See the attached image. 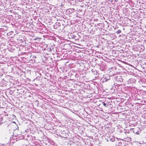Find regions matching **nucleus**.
Returning a JSON list of instances; mask_svg holds the SVG:
<instances>
[{"label":"nucleus","instance_id":"1","mask_svg":"<svg viewBox=\"0 0 146 146\" xmlns=\"http://www.w3.org/2000/svg\"><path fill=\"white\" fill-rule=\"evenodd\" d=\"M133 131L134 133L139 135L140 132V130L139 129L138 127H137V128L133 129Z\"/></svg>","mask_w":146,"mask_h":146},{"label":"nucleus","instance_id":"2","mask_svg":"<svg viewBox=\"0 0 146 146\" xmlns=\"http://www.w3.org/2000/svg\"><path fill=\"white\" fill-rule=\"evenodd\" d=\"M60 23L57 22H56L55 25L53 26V27L55 29H57L60 26Z\"/></svg>","mask_w":146,"mask_h":146},{"label":"nucleus","instance_id":"3","mask_svg":"<svg viewBox=\"0 0 146 146\" xmlns=\"http://www.w3.org/2000/svg\"><path fill=\"white\" fill-rule=\"evenodd\" d=\"M99 69L102 71H104L106 69V66L103 64H101L99 66Z\"/></svg>","mask_w":146,"mask_h":146},{"label":"nucleus","instance_id":"4","mask_svg":"<svg viewBox=\"0 0 146 146\" xmlns=\"http://www.w3.org/2000/svg\"><path fill=\"white\" fill-rule=\"evenodd\" d=\"M135 82L136 80L135 79L131 78V79H129L127 81V83L128 84H130L134 83Z\"/></svg>","mask_w":146,"mask_h":146},{"label":"nucleus","instance_id":"5","mask_svg":"<svg viewBox=\"0 0 146 146\" xmlns=\"http://www.w3.org/2000/svg\"><path fill=\"white\" fill-rule=\"evenodd\" d=\"M116 80L117 81H119L120 82H123V80L121 78V77L120 76H117L116 77Z\"/></svg>","mask_w":146,"mask_h":146},{"label":"nucleus","instance_id":"6","mask_svg":"<svg viewBox=\"0 0 146 146\" xmlns=\"http://www.w3.org/2000/svg\"><path fill=\"white\" fill-rule=\"evenodd\" d=\"M111 76H108H108L105 78L103 80V81L104 82H107L108 80H110L111 78L110 77H111Z\"/></svg>","mask_w":146,"mask_h":146},{"label":"nucleus","instance_id":"7","mask_svg":"<svg viewBox=\"0 0 146 146\" xmlns=\"http://www.w3.org/2000/svg\"><path fill=\"white\" fill-rule=\"evenodd\" d=\"M86 73H81L80 74L79 76L81 78H84L86 77Z\"/></svg>","mask_w":146,"mask_h":146},{"label":"nucleus","instance_id":"8","mask_svg":"<svg viewBox=\"0 0 146 146\" xmlns=\"http://www.w3.org/2000/svg\"><path fill=\"white\" fill-rule=\"evenodd\" d=\"M68 76H70V77L73 80L74 78H72V77L74 76V72L73 73L70 72L68 73Z\"/></svg>","mask_w":146,"mask_h":146},{"label":"nucleus","instance_id":"9","mask_svg":"<svg viewBox=\"0 0 146 146\" xmlns=\"http://www.w3.org/2000/svg\"><path fill=\"white\" fill-rule=\"evenodd\" d=\"M74 76L72 77V78H74L73 80L76 79V78L78 77L79 76V75L77 74L74 72Z\"/></svg>","mask_w":146,"mask_h":146},{"label":"nucleus","instance_id":"10","mask_svg":"<svg viewBox=\"0 0 146 146\" xmlns=\"http://www.w3.org/2000/svg\"><path fill=\"white\" fill-rule=\"evenodd\" d=\"M8 29V27L5 26H3V28H1L0 29V31H4V30L6 31Z\"/></svg>","mask_w":146,"mask_h":146},{"label":"nucleus","instance_id":"11","mask_svg":"<svg viewBox=\"0 0 146 146\" xmlns=\"http://www.w3.org/2000/svg\"><path fill=\"white\" fill-rule=\"evenodd\" d=\"M106 103L105 102H104L102 103V104L104 106H105L106 107H108V103H107V102H106Z\"/></svg>","mask_w":146,"mask_h":146},{"label":"nucleus","instance_id":"12","mask_svg":"<svg viewBox=\"0 0 146 146\" xmlns=\"http://www.w3.org/2000/svg\"><path fill=\"white\" fill-rule=\"evenodd\" d=\"M115 137L113 136H111L110 141L113 142L115 141Z\"/></svg>","mask_w":146,"mask_h":146},{"label":"nucleus","instance_id":"13","mask_svg":"<svg viewBox=\"0 0 146 146\" xmlns=\"http://www.w3.org/2000/svg\"><path fill=\"white\" fill-rule=\"evenodd\" d=\"M117 145L118 146H123V145L122 143L119 142L118 143H117Z\"/></svg>","mask_w":146,"mask_h":146},{"label":"nucleus","instance_id":"14","mask_svg":"<svg viewBox=\"0 0 146 146\" xmlns=\"http://www.w3.org/2000/svg\"><path fill=\"white\" fill-rule=\"evenodd\" d=\"M105 139L107 141H108L109 140L110 141L111 136L109 137L107 139L106 138Z\"/></svg>","mask_w":146,"mask_h":146},{"label":"nucleus","instance_id":"15","mask_svg":"<svg viewBox=\"0 0 146 146\" xmlns=\"http://www.w3.org/2000/svg\"><path fill=\"white\" fill-rule=\"evenodd\" d=\"M121 31L120 30H118L116 32V33H117V34H119V33H121Z\"/></svg>","mask_w":146,"mask_h":146},{"label":"nucleus","instance_id":"16","mask_svg":"<svg viewBox=\"0 0 146 146\" xmlns=\"http://www.w3.org/2000/svg\"><path fill=\"white\" fill-rule=\"evenodd\" d=\"M140 47H141V48L142 49H143V50H145V48L144 46L142 45Z\"/></svg>","mask_w":146,"mask_h":146},{"label":"nucleus","instance_id":"17","mask_svg":"<svg viewBox=\"0 0 146 146\" xmlns=\"http://www.w3.org/2000/svg\"><path fill=\"white\" fill-rule=\"evenodd\" d=\"M72 9H69L68 10V11L70 12V13H71L72 12Z\"/></svg>","mask_w":146,"mask_h":146},{"label":"nucleus","instance_id":"18","mask_svg":"<svg viewBox=\"0 0 146 146\" xmlns=\"http://www.w3.org/2000/svg\"><path fill=\"white\" fill-rule=\"evenodd\" d=\"M63 22L65 23V21H62V25L63 26H64V27H65L66 26H67V25L64 24L63 23Z\"/></svg>","mask_w":146,"mask_h":146},{"label":"nucleus","instance_id":"19","mask_svg":"<svg viewBox=\"0 0 146 146\" xmlns=\"http://www.w3.org/2000/svg\"><path fill=\"white\" fill-rule=\"evenodd\" d=\"M19 42L22 43V42H23V40H22L21 39L19 40Z\"/></svg>","mask_w":146,"mask_h":146},{"label":"nucleus","instance_id":"20","mask_svg":"<svg viewBox=\"0 0 146 146\" xmlns=\"http://www.w3.org/2000/svg\"><path fill=\"white\" fill-rule=\"evenodd\" d=\"M50 74L49 73H47L45 75V76H46L47 77H48L49 76Z\"/></svg>","mask_w":146,"mask_h":146},{"label":"nucleus","instance_id":"21","mask_svg":"<svg viewBox=\"0 0 146 146\" xmlns=\"http://www.w3.org/2000/svg\"><path fill=\"white\" fill-rule=\"evenodd\" d=\"M142 86H143L144 87H146V84H144L143 85V84H142Z\"/></svg>","mask_w":146,"mask_h":146},{"label":"nucleus","instance_id":"22","mask_svg":"<svg viewBox=\"0 0 146 146\" xmlns=\"http://www.w3.org/2000/svg\"><path fill=\"white\" fill-rule=\"evenodd\" d=\"M129 131H126L124 132L125 133H129Z\"/></svg>","mask_w":146,"mask_h":146},{"label":"nucleus","instance_id":"23","mask_svg":"<svg viewBox=\"0 0 146 146\" xmlns=\"http://www.w3.org/2000/svg\"><path fill=\"white\" fill-rule=\"evenodd\" d=\"M35 139V137H32V139L34 140Z\"/></svg>","mask_w":146,"mask_h":146},{"label":"nucleus","instance_id":"24","mask_svg":"<svg viewBox=\"0 0 146 146\" xmlns=\"http://www.w3.org/2000/svg\"><path fill=\"white\" fill-rule=\"evenodd\" d=\"M64 131H63L62 132V135H64Z\"/></svg>","mask_w":146,"mask_h":146},{"label":"nucleus","instance_id":"25","mask_svg":"<svg viewBox=\"0 0 146 146\" xmlns=\"http://www.w3.org/2000/svg\"><path fill=\"white\" fill-rule=\"evenodd\" d=\"M99 24H97V25H99Z\"/></svg>","mask_w":146,"mask_h":146},{"label":"nucleus","instance_id":"26","mask_svg":"<svg viewBox=\"0 0 146 146\" xmlns=\"http://www.w3.org/2000/svg\"><path fill=\"white\" fill-rule=\"evenodd\" d=\"M72 10H74V9L73 8H72Z\"/></svg>","mask_w":146,"mask_h":146},{"label":"nucleus","instance_id":"27","mask_svg":"<svg viewBox=\"0 0 146 146\" xmlns=\"http://www.w3.org/2000/svg\"><path fill=\"white\" fill-rule=\"evenodd\" d=\"M145 138H146V137H145Z\"/></svg>","mask_w":146,"mask_h":146}]
</instances>
